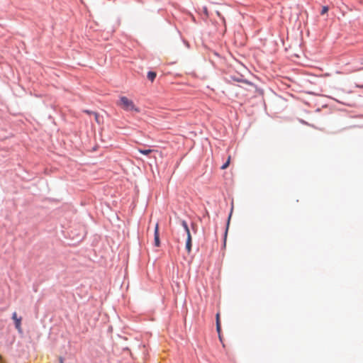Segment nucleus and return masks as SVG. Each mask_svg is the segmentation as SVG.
<instances>
[{
  "label": "nucleus",
  "mask_w": 363,
  "mask_h": 363,
  "mask_svg": "<svg viewBox=\"0 0 363 363\" xmlns=\"http://www.w3.org/2000/svg\"><path fill=\"white\" fill-rule=\"evenodd\" d=\"M117 104L126 111L140 112V108L135 105L132 100L126 96H121Z\"/></svg>",
  "instance_id": "obj_1"
},
{
  "label": "nucleus",
  "mask_w": 363,
  "mask_h": 363,
  "mask_svg": "<svg viewBox=\"0 0 363 363\" xmlns=\"http://www.w3.org/2000/svg\"><path fill=\"white\" fill-rule=\"evenodd\" d=\"M154 240H155V245L156 247H159L160 245V237H159V225L156 223L155 227L154 232Z\"/></svg>",
  "instance_id": "obj_2"
},
{
  "label": "nucleus",
  "mask_w": 363,
  "mask_h": 363,
  "mask_svg": "<svg viewBox=\"0 0 363 363\" xmlns=\"http://www.w3.org/2000/svg\"><path fill=\"white\" fill-rule=\"evenodd\" d=\"M12 318L15 321V325H16V329L18 331H21V318H18L17 317V313L16 312H14L13 313Z\"/></svg>",
  "instance_id": "obj_3"
},
{
  "label": "nucleus",
  "mask_w": 363,
  "mask_h": 363,
  "mask_svg": "<svg viewBox=\"0 0 363 363\" xmlns=\"http://www.w3.org/2000/svg\"><path fill=\"white\" fill-rule=\"evenodd\" d=\"M181 224H182V227L184 228V230H185V232L186 233L187 238H191V235L189 226L187 225V223L185 220H182L181 221Z\"/></svg>",
  "instance_id": "obj_4"
},
{
  "label": "nucleus",
  "mask_w": 363,
  "mask_h": 363,
  "mask_svg": "<svg viewBox=\"0 0 363 363\" xmlns=\"http://www.w3.org/2000/svg\"><path fill=\"white\" fill-rule=\"evenodd\" d=\"M181 224H182V227L184 228V230H185V232L186 233L187 238H191V235L189 226L187 225V223L185 220H182L181 221Z\"/></svg>",
  "instance_id": "obj_5"
},
{
  "label": "nucleus",
  "mask_w": 363,
  "mask_h": 363,
  "mask_svg": "<svg viewBox=\"0 0 363 363\" xmlns=\"http://www.w3.org/2000/svg\"><path fill=\"white\" fill-rule=\"evenodd\" d=\"M138 152H140L141 154L143 155H150V153L153 152H157V150H152V149H138Z\"/></svg>",
  "instance_id": "obj_6"
},
{
  "label": "nucleus",
  "mask_w": 363,
  "mask_h": 363,
  "mask_svg": "<svg viewBox=\"0 0 363 363\" xmlns=\"http://www.w3.org/2000/svg\"><path fill=\"white\" fill-rule=\"evenodd\" d=\"M186 250L188 253L191 252V238H187L186 242Z\"/></svg>",
  "instance_id": "obj_7"
},
{
  "label": "nucleus",
  "mask_w": 363,
  "mask_h": 363,
  "mask_svg": "<svg viewBox=\"0 0 363 363\" xmlns=\"http://www.w3.org/2000/svg\"><path fill=\"white\" fill-rule=\"evenodd\" d=\"M93 115L94 116L95 121L98 124H101L103 123L102 118L99 116L98 113H93Z\"/></svg>",
  "instance_id": "obj_8"
},
{
  "label": "nucleus",
  "mask_w": 363,
  "mask_h": 363,
  "mask_svg": "<svg viewBox=\"0 0 363 363\" xmlns=\"http://www.w3.org/2000/svg\"><path fill=\"white\" fill-rule=\"evenodd\" d=\"M156 72H149L147 73V78L149 80H150L151 82H153L156 77Z\"/></svg>",
  "instance_id": "obj_9"
},
{
  "label": "nucleus",
  "mask_w": 363,
  "mask_h": 363,
  "mask_svg": "<svg viewBox=\"0 0 363 363\" xmlns=\"http://www.w3.org/2000/svg\"><path fill=\"white\" fill-rule=\"evenodd\" d=\"M230 156L228 157L227 161L225 163H224L222 167H221V169H225L226 168H228V167L229 166L230 164Z\"/></svg>",
  "instance_id": "obj_10"
},
{
  "label": "nucleus",
  "mask_w": 363,
  "mask_h": 363,
  "mask_svg": "<svg viewBox=\"0 0 363 363\" xmlns=\"http://www.w3.org/2000/svg\"><path fill=\"white\" fill-rule=\"evenodd\" d=\"M328 11V7L325 6H323V7L322 8V10H321L320 14H321V15H324V14H325Z\"/></svg>",
  "instance_id": "obj_11"
},
{
  "label": "nucleus",
  "mask_w": 363,
  "mask_h": 363,
  "mask_svg": "<svg viewBox=\"0 0 363 363\" xmlns=\"http://www.w3.org/2000/svg\"><path fill=\"white\" fill-rule=\"evenodd\" d=\"M216 330L218 334L220 333V331H221L220 323H218V324H216Z\"/></svg>",
  "instance_id": "obj_12"
},
{
  "label": "nucleus",
  "mask_w": 363,
  "mask_h": 363,
  "mask_svg": "<svg viewBox=\"0 0 363 363\" xmlns=\"http://www.w3.org/2000/svg\"><path fill=\"white\" fill-rule=\"evenodd\" d=\"M216 318V324H218V323H220V313H217Z\"/></svg>",
  "instance_id": "obj_13"
},
{
  "label": "nucleus",
  "mask_w": 363,
  "mask_h": 363,
  "mask_svg": "<svg viewBox=\"0 0 363 363\" xmlns=\"http://www.w3.org/2000/svg\"><path fill=\"white\" fill-rule=\"evenodd\" d=\"M233 207L232 206L231 209H230V215L228 216V221L230 220V218H231V215H232V213H233Z\"/></svg>",
  "instance_id": "obj_14"
},
{
  "label": "nucleus",
  "mask_w": 363,
  "mask_h": 363,
  "mask_svg": "<svg viewBox=\"0 0 363 363\" xmlns=\"http://www.w3.org/2000/svg\"><path fill=\"white\" fill-rule=\"evenodd\" d=\"M84 112H85V113H87V114H89V115H91V114H92V115H93V113H94L93 111H88V110L84 111Z\"/></svg>",
  "instance_id": "obj_15"
},
{
  "label": "nucleus",
  "mask_w": 363,
  "mask_h": 363,
  "mask_svg": "<svg viewBox=\"0 0 363 363\" xmlns=\"http://www.w3.org/2000/svg\"><path fill=\"white\" fill-rule=\"evenodd\" d=\"M218 337H219L220 341L223 343V337H222L220 333L218 334Z\"/></svg>",
  "instance_id": "obj_16"
},
{
  "label": "nucleus",
  "mask_w": 363,
  "mask_h": 363,
  "mask_svg": "<svg viewBox=\"0 0 363 363\" xmlns=\"http://www.w3.org/2000/svg\"><path fill=\"white\" fill-rule=\"evenodd\" d=\"M60 363H64L63 359L62 357H60Z\"/></svg>",
  "instance_id": "obj_17"
}]
</instances>
